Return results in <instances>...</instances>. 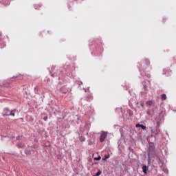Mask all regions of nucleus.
I'll return each mask as SVG.
<instances>
[{"label":"nucleus","mask_w":176,"mask_h":176,"mask_svg":"<svg viewBox=\"0 0 176 176\" xmlns=\"http://www.w3.org/2000/svg\"><path fill=\"white\" fill-rule=\"evenodd\" d=\"M107 137V133L102 132L100 136V142H103Z\"/></svg>","instance_id":"1"},{"label":"nucleus","mask_w":176,"mask_h":176,"mask_svg":"<svg viewBox=\"0 0 176 176\" xmlns=\"http://www.w3.org/2000/svg\"><path fill=\"white\" fill-rule=\"evenodd\" d=\"M155 152V147L154 146H149L148 148V158H150L151 154Z\"/></svg>","instance_id":"2"},{"label":"nucleus","mask_w":176,"mask_h":176,"mask_svg":"<svg viewBox=\"0 0 176 176\" xmlns=\"http://www.w3.org/2000/svg\"><path fill=\"white\" fill-rule=\"evenodd\" d=\"M148 168L146 166H142V171L144 174L147 173Z\"/></svg>","instance_id":"3"},{"label":"nucleus","mask_w":176,"mask_h":176,"mask_svg":"<svg viewBox=\"0 0 176 176\" xmlns=\"http://www.w3.org/2000/svg\"><path fill=\"white\" fill-rule=\"evenodd\" d=\"M12 116V117H14L15 114H14V113H12V111H11V112H10V113H6V114H3V116Z\"/></svg>","instance_id":"4"},{"label":"nucleus","mask_w":176,"mask_h":176,"mask_svg":"<svg viewBox=\"0 0 176 176\" xmlns=\"http://www.w3.org/2000/svg\"><path fill=\"white\" fill-rule=\"evenodd\" d=\"M144 63L146 65H149L151 63H150V60H148V59H144Z\"/></svg>","instance_id":"5"},{"label":"nucleus","mask_w":176,"mask_h":176,"mask_svg":"<svg viewBox=\"0 0 176 176\" xmlns=\"http://www.w3.org/2000/svg\"><path fill=\"white\" fill-rule=\"evenodd\" d=\"M153 104V102L152 100H150V101H147L146 102V104H148V106H152Z\"/></svg>","instance_id":"6"},{"label":"nucleus","mask_w":176,"mask_h":176,"mask_svg":"<svg viewBox=\"0 0 176 176\" xmlns=\"http://www.w3.org/2000/svg\"><path fill=\"white\" fill-rule=\"evenodd\" d=\"M166 98H167V96L166 94L162 95V100H166Z\"/></svg>","instance_id":"7"},{"label":"nucleus","mask_w":176,"mask_h":176,"mask_svg":"<svg viewBox=\"0 0 176 176\" xmlns=\"http://www.w3.org/2000/svg\"><path fill=\"white\" fill-rule=\"evenodd\" d=\"M153 111L152 110H148L147 111V114L148 116H153V114L152 113Z\"/></svg>","instance_id":"8"},{"label":"nucleus","mask_w":176,"mask_h":176,"mask_svg":"<svg viewBox=\"0 0 176 176\" xmlns=\"http://www.w3.org/2000/svg\"><path fill=\"white\" fill-rule=\"evenodd\" d=\"M10 112H12V111H10L8 109H4V114H6V113H10Z\"/></svg>","instance_id":"9"},{"label":"nucleus","mask_w":176,"mask_h":176,"mask_svg":"<svg viewBox=\"0 0 176 176\" xmlns=\"http://www.w3.org/2000/svg\"><path fill=\"white\" fill-rule=\"evenodd\" d=\"M160 123L157 122V126H156V131H158V129L160 128Z\"/></svg>","instance_id":"10"},{"label":"nucleus","mask_w":176,"mask_h":176,"mask_svg":"<svg viewBox=\"0 0 176 176\" xmlns=\"http://www.w3.org/2000/svg\"><path fill=\"white\" fill-rule=\"evenodd\" d=\"M140 128L143 130H145L146 129V127L142 124H141Z\"/></svg>","instance_id":"11"},{"label":"nucleus","mask_w":176,"mask_h":176,"mask_svg":"<svg viewBox=\"0 0 176 176\" xmlns=\"http://www.w3.org/2000/svg\"><path fill=\"white\" fill-rule=\"evenodd\" d=\"M100 174H101V171L99 170V171H98V172L96 173V176H98V175H100Z\"/></svg>","instance_id":"12"},{"label":"nucleus","mask_w":176,"mask_h":176,"mask_svg":"<svg viewBox=\"0 0 176 176\" xmlns=\"http://www.w3.org/2000/svg\"><path fill=\"white\" fill-rule=\"evenodd\" d=\"M110 157L109 155H104V159H109Z\"/></svg>","instance_id":"13"},{"label":"nucleus","mask_w":176,"mask_h":176,"mask_svg":"<svg viewBox=\"0 0 176 176\" xmlns=\"http://www.w3.org/2000/svg\"><path fill=\"white\" fill-rule=\"evenodd\" d=\"M141 125H142V124H137L135 125V127H136V128L141 127Z\"/></svg>","instance_id":"14"},{"label":"nucleus","mask_w":176,"mask_h":176,"mask_svg":"<svg viewBox=\"0 0 176 176\" xmlns=\"http://www.w3.org/2000/svg\"><path fill=\"white\" fill-rule=\"evenodd\" d=\"M95 160H101V157H97V158H95Z\"/></svg>","instance_id":"15"},{"label":"nucleus","mask_w":176,"mask_h":176,"mask_svg":"<svg viewBox=\"0 0 176 176\" xmlns=\"http://www.w3.org/2000/svg\"><path fill=\"white\" fill-rule=\"evenodd\" d=\"M23 144H18V147L21 148V147H23Z\"/></svg>","instance_id":"16"},{"label":"nucleus","mask_w":176,"mask_h":176,"mask_svg":"<svg viewBox=\"0 0 176 176\" xmlns=\"http://www.w3.org/2000/svg\"><path fill=\"white\" fill-rule=\"evenodd\" d=\"M43 119H44L45 121H47L48 118L47 117H45Z\"/></svg>","instance_id":"17"},{"label":"nucleus","mask_w":176,"mask_h":176,"mask_svg":"<svg viewBox=\"0 0 176 176\" xmlns=\"http://www.w3.org/2000/svg\"><path fill=\"white\" fill-rule=\"evenodd\" d=\"M141 106H142V107H144V104L141 103Z\"/></svg>","instance_id":"18"},{"label":"nucleus","mask_w":176,"mask_h":176,"mask_svg":"<svg viewBox=\"0 0 176 176\" xmlns=\"http://www.w3.org/2000/svg\"><path fill=\"white\" fill-rule=\"evenodd\" d=\"M36 10H38L37 7H36Z\"/></svg>","instance_id":"19"},{"label":"nucleus","mask_w":176,"mask_h":176,"mask_svg":"<svg viewBox=\"0 0 176 176\" xmlns=\"http://www.w3.org/2000/svg\"><path fill=\"white\" fill-rule=\"evenodd\" d=\"M164 170L165 172L166 171V170Z\"/></svg>","instance_id":"20"},{"label":"nucleus","mask_w":176,"mask_h":176,"mask_svg":"<svg viewBox=\"0 0 176 176\" xmlns=\"http://www.w3.org/2000/svg\"><path fill=\"white\" fill-rule=\"evenodd\" d=\"M63 94H66V92H63Z\"/></svg>","instance_id":"21"}]
</instances>
